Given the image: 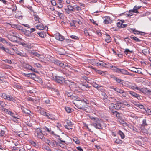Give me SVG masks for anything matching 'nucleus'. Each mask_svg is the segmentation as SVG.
Masks as SVG:
<instances>
[{"label": "nucleus", "mask_w": 151, "mask_h": 151, "mask_svg": "<svg viewBox=\"0 0 151 151\" xmlns=\"http://www.w3.org/2000/svg\"><path fill=\"white\" fill-rule=\"evenodd\" d=\"M91 119L94 121L93 123V125L96 129H102V125L101 123L102 121L97 117H91Z\"/></svg>", "instance_id": "1"}, {"label": "nucleus", "mask_w": 151, "mask_h": 151, "mask_svg": "<svg viewBox=\"0 0 151 151\" xmlns=\"http://www.w3.org/2000/svg\"><path fill=\"white\" fill-rule=\"evenodd\" d=\"M54 80L57 83L62 84H64L65 83L67 84L68 82H70L69 80H67L65 79V78L64 76H55Z\"/></svg>", "instance_id": "2"}, {"label": "nucleus", "mask_w": 151, "mask_h": 151, "mask_svg": "<svg viewBox=\"0 0 151 151\" xmlns=\"http://www.w3.org/2000/svg\"><path fill=\"white\" fill-rule=\"evenodd\" d=\"M35 135L39 138L42 139L43 137L42 131L40 128L36 129L35 132Z\"/></svg>", "instance_id": "3"}, {"label": "nucleus", "mask_w": 151, "mask_h": 151, "mask_svg": "<svg viewBox=\"0 0 151 151\" xmlns=\"http://www.w3.org/2000/svg\"><path fill=\"white\" fill-rule=\"evenodd\" d=\"M1 97L5 100L11 101L14 102L16 101L15 98L11 96L8 95L6 93H3L1 94Z\"/></svg>", "instance_id": "4"}, {"label": "nucleus", "mask_w": 151, "mask_h": 151, "mask_svg": "<svg viewBox=\"0 0 151 151\" xmlns=\"http://www.w3.org/2000/svg\"><path fill=\"white\" fill-rule=\"evenodd\" d=\"M7 37L9 39L14 42H16L19 39V37L15 35H12V34H9Z\"/></svg>", "instance_id": "5"}, {"label": "nucleus", "mask_w": 151, "mask_h": 151, "mask_svg": "<svg viewBox=\"0 0 151 151\" xmlns=\"http://www.w3.org/2000/svg\"><path fill=\"white\" fill-rule=\"evenodd\" d=\"M54 63L55 64L59 66L60 67H62L63 68H64L66 66H68L67 64L65 63V64L63 62L59 61L58 60L55 59L54 60Z\"/></svg>", "instance_id": "6"}, {"label": "nucleus", "mask_w": 151, "mask_h": 151, "mask_svg": "<svg viewBox=\"0 0 151 151\" xmlns=\"http://www.w3.org/2000/svg\"><path fill=\"white\" fill-rule=\"evenodd\" d=\"M22 31V32H24V34L27 37H29L30 38H34L35 37V35L31 33L29 30L23 29V30Z\"/></svg>", "instance_id": "7"}, {"label": "nucleus", "mask_w": 151, "mask_h": 151, "mask_svg": "<svg viewBox=\"0 0 151 151\" xmlns=\"http://www.w3.org/2000/svg\"><path fill=\"white\" fill-rule=\"evenodd\" d=\"M21 109L22 112L24 113L25 115L29 116L31 113V111L29 109L25 108L24 107H21Z\"/></svg>", "instance_id": "8"}, {"label": "nucleus", "mask_w": 151, "mask_h": 151, "mask_svg": "<svg viewBox=\"0 0 151 151\" xmlns=\"http://www.w3.org/2000/svg\"><path fill=\"white\" fill-rule=\"evenodd\" d=\"M76 106L78 109H80L83 110L86 112H88V111L87 110V107H85L84 106L82 105L81 104H80L79 103L76 104Z\"/></svg>", "instance_id": "9"}, {"label": "nucleus", "mask_w": 151, "mask_h": 151, "mask_svg": "<svg viewBox=\"0 0 151 151\" xmlns=\"http://www.w3.org/2000/svg\"><path fill=\"white\" fill-rule=\"evenodd\" d=\"M117 107L116 106V105L115 104L111 103L110 104H109V108L110 110L111 111V112L112 113H113V111H114L113 109H118V108H117Z\"/></svg>", "instance_id": "10"}, {"label": "nucleus", "mask_w": 151, "mask_h": 151, "mask_svg": "<svg viewBox=\"0 0 151 151\" xmlns=\"http://www.w3.org/2000/svg\"><path fill=\"white\" fill-rule=\"evenodd\" d=\"M98 66H102L108 68L109 64H106L102 61H99V62H96Z\"/></svg>", "instance_id": "11"}, {"label": "nucleus", "mask_w": 151, "mask_h": 151, "mask_svg": "<svg viewBox=\"0 0 151 151\" xmlns=\"http://www.w3.org/2000/svg\"><path fill=\"white\" fill-rule=\"evenodd\" d=\"M24 76L30 78L34 80L35 78L36 77V75L34 73H31L28 74H26L23 73V74Z\"/></svg>", "instance_id": "12"}, {"label": "nucleus", "mask_w": 151, "mask_h": 151, "mask_svg": "<svg viewBox=\"0 0 151 151\" xmlns=\"http://www.w3.org/2000/svg\"><path fill=\"white\" fill-rule=\"evenodd\" d=\"M11 27L15 29H16L19 30H23V28L19 25L12 24L11 25Z\"/></svg>", "instance_id": "13"}, {"label": "nucleus", "mask_w": 151, "mask_h": 151, "mask_svg": "<svg viewBox=\"0 0 151 151\" xmlns=\"http://www.w3.org/2000/svg\"><path fill=\"white\" fill-rule=\"evenodd\" d=\"M56 38L60 41H63L64 40V37L61 35L60 33L57 34L56 35Z\"/></svg>", "instance_id": "14"}, {"label": "nucleus", "mask_w": 151, "mask_h": 151, "mask_svg": "<svg viewBox=\"0 0 151 151\" xmlns=\"http://www.w3.org/2000/svg\"><path fill=\"white\" fill-rule=\"evenodd\" d=\"M31 54H33L34 55L38 57L40 59H42L43 58V56L42 55H40L36 52H31Z\"/></svg>", "instance_id": "15"}, {"label": "nucleus", "mask_w": 151, "mask_h": 151, "mask_svg": "<svg viewBox=\"0 0 151 151\" xmlns=\"http://www.w3.org/2000/svg\"><path fill=\"white\" fill-rule=\"evenodd\" d=\"M112 114L116 115L117 117L119 119H121L122 118V114L116 111H113Z\"/></svg>", "instance_id": "16"}, {"label": "nucleus", "mask_w": 151, "mask_h": 151, "mask_svg": "<svg viewBox=\"0 0 151 151\" xmlns=\"http://www.w3.org/2000/svg\"><path fill=\"white\" fill-rule=\"evenodd\" d=\"M16 52L17 55H20L21 56H27L26 54L22 50L21 52L17 50Z\"/></svg>", "instance_id": "17"}, {"label": "nucleus", "mask_w": 151, "mask_h": 151, "mask_svg": "<svg viewBox=\"0 0 151 151\" xmlns=\"http://www.w3.org/2000/svg\"><path fill=\"white\" fill-rule=\"evenodd\" d=\"M9 115L12 116L15 119V120H14V121H17V119H19V116L16 114H14V113L12 112L11 111L9 114Z\"/></svg>", "instance_id": "18"}, {"label": "nucleus", "mask_w": 151, "mask_h": 151, "mask_svg": "<svg viewBox=\"0 0 151 151\" xmlns=\"http://www.w3.org/2000/svg\"><path fill=\"white\" fill-rule=\"evenodd\" d=\"M2 50L5 51L7 53L10 54L11 55H13V53L11 52L9 50L8 48H5L4 47H2Z\"/></svg>", "instance_id": "19"}, {"label": "nucleus", "mask_w": 151, "mask_h": 151, "mask_svg": "<svg viewBox=\"0 0 151 151\" xmlns=\"http://www.w3.org/2000/svg\"><path fill=\"white\" fill-rule=\"evenodd\" d=\"M111 20L110 19V17H106V19L104 20L103 22L105 24H108L111 23Z\"/></svg>", "instance_id": "20"}, {"label": "nucleus", "mask_w": 151, "mask_h": 151, "mask_svg": "<svg viewBox=\"0 0 151 151\" xmlns=\"http://www.w3.org/2000/svg\"><path fill=\"white\" fill-rule=\"evenodd\" d=\"M46 116L47 117L48 119L51 120L55 119V116L54 115L50 114L48 113H47V115Z\"/></svg>", "instance_id": "21"}, {"label": "nucleus", "mask_w": 151, "mask_h": 151, "mask_svg": "<svg viewBox=\"0 0 151 151\" xmlns=\"http://www.w3.org/2000/svg\"><path fill=\"white\" fill-rule=\"evenodd\" d=\"M36 28L39 30H42L44 29L43 25L42 24H40L39 25L36 26Z\"/></svg>", "instance_id": "22"}, {"label": "nucleus", "mask_w": 151, "mask_h": 151, "mask_svg": "<svg viewBox=\"0 0 151 151\" xmlns=\"http://www.w3.org/2000/svg\"><path fill=\"white\" fill-rule=\"evenodd\" d=\"M128 93L130 94L134 98H136L137 96H138V94L133 91H128Z\"/></svg>", "instance_id": "23"}, {"label": "nucleus", "mask_w": 151, "mask_h": 151, "mask_svg": "<svg viewBox=\"0 0 151 151\" xmlns=\"http://www.w3.org/2000/svg\"><path fill=\"white\" fill-rule=\"evenodd\" d=\"M44 129L47 131L50 134H54V132L51 130L50 128H49L46 127H45L44 128Z\"/></svg>", "instance_id": "24"}, {"label": "nucleus", "mask_w": 151, "mask_h": 151, "mask_svg": "<svg viewBox=\"0 0 151 151\" xmlns=\"http://www.w3.org/2000/svg\"><path fill=\"white\" fill-rule=\"evenodd\" d=\"M6 129V128H4L2 129L0 132V136H3L5 134V132Z\"/></svg>", "instance_id": "25"}, {"label": "nucleus", "mask_w": 151, "mask_h": 151, "mask_svg": "<svg viewBox=\"0 0 151 151\" xmlns=\"http://www.w3.org/2000/svg\"><path fill=\"white\" fill-rule=\"evenodd\" d=\"M141 6H135L133 8V9L132 10H130V12H132L134 13H137L138 11L137 9L140 8Z\"/></svg>", "instance_id": "26"}, {"label": "nucleus", "mask_w": 151, "mask_h": 151, "mask_svg": "<svg viewBox=\"0 0 151 151\" xmlns=\"http://www.w3.org/2000/svg\"><path fill=\"white\" fill-rule=\"evenodd\" d=\"M130 38L134 40L137 42H140L141 41V40L137 38V37L134 36L133 35H131L130 36Z\"/></svg>", "instance_id": "27"}, {"label": "nucleus", "mask_w": 151, "mask_h": 151, "mask_svg": "<svg viewBox=\"0 0 151 151\" xmlns=\"http://www.w3.org/2000/svg\"><path fill=\"white\" fill-rule=\"evenodd\" d=\"M113 89L116 92L120 93H124V91L121 89H119L117 88H114Z\"/></svg>", "instance_id": "28"}, {"label": "nucleus", "mask_w": 151, "mask_h": 151, "mask_svg": "<svg viewBox=\"0 0 151 151\" xmlns=\"http://www.w3.org/2000/svg\"><path fill=\"white\" fill-rule=\"evenodd\" d=\"M124 75L132 76V74L128 72L126 70L123 69L122 71V73Z\"/></svg>", "instance_id": "29"}, {"label": "nucleus", "mask_w": 151, "mask_h": 151, "mask_svg": "<svg viewBox=\"0 0 151 151\" xmlns=\"http://www.w3.org/2000/svg\"><path fill=\"white\" fill-rule=\"evenodd\" d=\"M114 79L117 83L123 84V80L117 77H114Z\"/></svg>", "instance_id": "30"}, {"label": "nucleus", "mask_w": 151, "mask_h": 151, "mask_svg": "<svg viewBox=\"0 0 151 151\" xmlns=\"http://www.w3.org/2000/svg\"><path fill=\"white\" fill-rule=\"evenodd\" d=\"M66 94L67 95L68 97H70L72 99H74L75 98V96L73 95V94L72 93L67 92L66 93Z\"/></svg>", "instance_id": "31"}, {"label": "nucleus", "mask_w": 151, "mask_h": 151, "mask_svg": "<svg viewBox=\"0 0 151 151\" xmlns=\"http://www.w3.org/2000/svg\"><path fill=\"white\" fill-rule=\"evenodd\" d=\"M115 102V104L116 105V106L117 107V108H118V109H119L122 106V103L118 101H116Z\"/></svg>", "instance_id": "32"}, {"label": "nucleus", "mask_w": 151, "mask_h": 151, "mask_svg": "<svg viewBox=\"0 0 151 151\" xmlns=\"http://www.w3.org/2000/svg\"><path fill=\"white\" fill-rule=\"evenodd\" d=\"M34 80L40 83H42V79L39 77L37 76L35 78Z\"/></svg>", "instance_id": "33"}, {"label": "nucleus", "mask_w": 151, "mask_h": 151, "mask_svg": "<svg viewBox=\"0 0 151 151\" xmlns=\"http://www.w3.org/2000/svg\"><path fill=\"white\" fill-rule=\"evenodd\" d=\"M133 68H135L136 69L135 70H132L131 71L132 72H135V73H137L138 74H142V73L140 69L139 70H138L136 68H135V67H133Z\"/></svg>", "instance_id": "34"}, {"label": "nucleus", "mask_w": 151, "mask_h": 151, "mask_svg": "<svg viewBox=\"0 0 151 151\" xmlns=\"http://www.w3.org/2000/svg\"><path fill=\"white\" fill-rule=\"evenodd\" d=\"M130 31H131L132 32H134V33L135 34H140V32H139L140 31H137V30H136L135 29H133V28L130 29Z\"/></svg>", "instance_id": "35"}, {"label": "nucleus", "mask_w": 151, "mask_h": 151, "mask_svg": "<svg viewBox=\"0 0 151 151\" xmlns=\"http://www.w3.org/2000/svg\"><path fill=\"white\" fill-rule=\"evenodd\" d=\"M34 17L35 20L38 22L40 23V19L39 17L38 16L37 14H35L34 15Z\"/></svg>", "instance_id": "36"}, {"label": "nucleus", "mask_w": 151, "mask_h": 151, "mask_svg": "<svg viewBox=\"0 0 151 151\" xmlns=\"http://www.w3.org/2000/svg\"><path fill=\"white\" fill-rule=\"evenodd\" d=\"M106 37L105 39V41L108 43H109L110 42V40L111 37L108 34H106Z\"/></svg>", "instance_id": "37"}, {"label": "nucleus", "mask_w": 151, "mask_h": 151, "mask_svg": "<svg viewBox=\"0 0 151 151\" xmlns=\"http://www.w3.org/2000/svg\"><path fill=\"white\" fill-rule=\"evenodd\" d=\"M118 134L121 137L122 139H124L125 138V135L124 133L121 131L119 130L118 132Z\"/></svg>", "instance_id": "38"}, {"label": "nucleus", "mask_w": 151, "mask_h": 151, "mask_svg": "<svg viewBox=\"0 0 151 151\" xmlns=\"http://www.w3.org/2000/svg\"><path fill=\"white\" fill-rule=\"evenodd\" d=\"M133 52V51L132 50L130 51L129 49H126L124 52V53L126 55H127L128 53H132Z\"/></svg>", "instance_id": "39"}, {"label": "nucleus", "mask_w": 151, "mask_h": 151, "mask_svg": "<svg viewBox=\"0 0 151 151\" xmlns=\"http://www.w3.org/2000/svg\"><path fill=\"white\" fill-rule=\"evenodd\" d=\"M65 109L66 111L68 113H70L71 112L72 109L69 107H65Z\"/></svg>", "instance_id": "40"}, {"label": "nucleus", "mask_w": 151, "mask_h": 151, "mask_svg": "<svg viewBox=\"0 0 151 151\" xmlns=\"http://www.w3.org/2000/svg\"><path fill=\"white\" fill-rule=\"evenodd\" d=\"M68 8V10H69L70 11L74 12V6H73L69 5L67 6Z\"/></svg>", "instance_id": "41"}, {"label": "nucleus", "mask_w": 151, "mask_h": 151, "mask_svg": "<svg viewBox=\"0 0 151 151\" xmlns=\"http://www.w3.org/2000/svg\"><path fill=\"white\" fill-rule=\"evenodd\" d=\"M74 11L75 10L78 11H80L81 10V7L78 6H76V5L74 6Z\"/></svg>", "instance_id": "42"}, {"label": "nucleus", "mask_w": 151, "mask_h": 151, "mask_svg": "<svg viewBox=\"0 0 151 151\" xmlns=\"http://www.w3.org/2000/svg\"><path fill=\"white\" fill-rule=\"evenodd\" d=\"M86 81L88 83L91 84H92L94 82L93 79L90 78H88Z\"/></svg>", "instance_id": "43"}, {"label": "nucleus", "mask_w": 151, "mask_h": 151, "mask_svg": "<svg viewBox=\"0 0 151 151\" xmlns=\"http://www.w3.org/2000/svg\"><path fill=\"white\" fill-rule=\"evenodd\" d=\"M70 86L71 88H76L77 87V85L76 83H74L73 82H71L70 84Z\"/></svg>", "instance_id": "44"}, {"label": "nucleus", "mask_w": 151, "mask_h": 151, "mask_svg": "<svg viewBox=\"0 0 151 151\" xmlns=\"http://www.w3.org/2000/svg\"><path fill=\"white\" fill-rule=\"evenodd\" d=\"M133 12H130L129 11V12H125L123 14L125 15H127L128 16H132L133 14L132 13Z\"/></svg>", "instance_id": "45"}, {"label": "nucleus", "mask_w": 151, "mask_h": 151, "mask_svg": "<svg viewBox=\"0 0 151 151\" xmlns=\"http://www.w3.org/2000/svg\"><path fill=\"white\" fill-rule=\"evenodd\" d=\"M109 67L112 68H113V70L115 72H116L118 68L116 67L115 66H113L109 64Z\"/></svg>", "instance_id": "46"}, {"label": "nucleus", "mask_w": 151, "mask_h": 151, "mask_svg": "<svg viewBox=\"0 0 151 151\" xmlns=\"http://www.w3.org/2000/svg\"><path fill=\"white\" fill-rule=\"evenodd\" d=\"M114 142L117 144H120L122 143V141L121 140H120L119 139H115V140L114 141Z\"/></svg>", "instance_id": "47"}, {"label": "nucleus", "mask_w": 151, "mask_h": 151, "mask_svg": "<svg viewBox=\"0 0 151 151\" xmlns=\"http://www.w3.org/2000/svg\"><path fill=\"white\" fill-rule=\"evenodd\" d=\"M73 142H75L77 144H78L80 143V141L77 138H74L73 139Z\"/></svg>", "instance_id": "48"}, {"label": "nucleus", "mask_w": 151, "mask_h": 151, "mask_svg": "<svg viewBox=\"0 0 151 151\" xmlns=\"http://www.w3.org/2000/svg\"><path fill=\"white\" fill-rule=\"evenodd\" d=\"M103 99L104 102L106 103L109 104L110 102V100H109L107 98H106L104 99V98H103Z\"/></svg>", "instance_id": "49"}, {"label": "nucleus", "mask_w": 151, "mask_h": 151, "mask_svg": "<svg viewBox=\"0 0 151 151\" xmlns=\"http://www.w3.org/2000/svg\"><path fill=\"white\" fill-rule=\"evenodd\" d=\"M92 85L95 88H98L99 87V86L98 84H96L95 82H94L92 84Z\"/></svg>", "instance_id": "50"}, {"label": "nucleus", "mask_w": 151, "mask_h": 151, "mask_svg": "<svg viewBox=\"0 0 151 151\" xmlns=\"http://www.w3.org/2000/svg\"><path fill=\"white\" fill-rule=\"evenodd\" d=\"M142 52L145 55L149 52V50L147 49H145L142 50Z\"/></svg>", "instance_id": "51"}, {"label": "nucleus", "mask_w": 151, "mask_h": 151, "mask_svg": "<svg viewBox=\"0 0 151 151\" xmlns=\"http://www.w3.org/2000/svg\"><path fill=\"white\" fill-rule=\"evenodd\" d=\"M150 90H148L147 88H144L143 92V93H150Z\"/></svg>", "instance_id": "52"}, {"label": "nucleus", "mask_w": 151, "mask_h": 151, "mask_svg": "<svg viewBox=\"0 0 151 151\" xmlns=\"http://www.w3.org/2000/svg\"><path fill=\"white\" fill-rule=\"evenodd\" d=\"M35 66L38 68H40L42 67L41 64L38 63H34Z\"/></svg>", "instance_id": "53"}, {"label": "nucleus", "mask_w": 151, "mask_h": 151, "mask_svg": "<svg viewBox=\"0 0 151 151\" xmlns=\"http://www.w3.org/2000/svg\"><path fill=\"white\" fill-rule=\"evenodd\" d=\"M96 71L97 73L99 74L102 75H103L104 74V72L103 71H101V70H96Z\"/></svg>", "instance_id": "54"}, {"label": "nucleus", "mask_w": 151, "mask_h": 151, "mask_svg": "<svg viewBox=\"0 0 151 151\" xmlns=\"http://www.w3.org/2000/svg\"><path fill=\"white\" fill-rule=\"evenodd\" d=\"M147 124L146 123V120L145 119H144L142 121V126H147Z\"/></svg>", "instance_id": "55"}, {"label": "nucleus", "mask_w": 151, "mask_h": 151, "mask_svg": "<svg viewBox=\"0 0 151 151\" xmlns=\"http://www.w3.org/2000/svg\"><path fill=\"white\" fill-rule=\"evenodd\" d=\"M47 113L45 112V111H42V110H40V113L41 114L43 115L44 116H46V115H47Z\"/></svg>", "instance_id": "56"}, {"label": "nucleus", "mask_w": 151, "mask_h": 151, "mask_svg": "<svg viewBox=\"0 0 151 151\" xmlns=\"http://www.w3.org/2000/svg\"><path fill=\"white\" fill-rule=\"evenodd\" d=\"M3 110L7 114H9L11 111L9 110L8 109L5 108H4L3 109Z\"/></svg>", "instance_id": "57"}, {"label": "nucleus", "mask_w": 151, "mask_h": 151, "mask_svg": "<svg viewBox=\"0 0 151 151\" xmlns=\"http://www.w3.org/2000/svg\"><path fill=\"white\" fill-rule=\"evenodd\" d=\"M37 34H38L41 37H44V35L42 32H38L37 33Z\"/></svg>", "instance_id": "58"}, {"label": "nucleus", "mask_w": 151, "mask_h": 151, "mask_svg": "<svg viewBox=\"0 0 151 151\" xmlns=\"http://www.w3.org/2000/svg\"><path fill=\"white\" fill-rule=\"evenodd\" d=\"M57 6L59 8H61L63 7V4H62L61 3H59V4H57Z\"/></svg>", "instance_id": "59"}, {"label": "nucleus", "mask_w": 151, "mask_h": 151, "mask_svg": "<svg viewBox=\"0 0 151 151\" xmlns=\"http://www.w3.org/2000/svg\"><path fill=\"white\" fill-rule=\"evenodd\" d=\"M0 42H2L4 44H5V42H6V40L5 39L0 37Z\"/></svg>", "instance_id": "60"}, {"label": "nucleus", "mask_w": 151, "mask_h": 151, "mask_svg": "<svg viewBox=\"0 0 151 151\" xmlns=\"http://www.w3.org/2000/svg\"><path fill=\"white\" fill-rule=\"evenodd\" d=\"M65 128L68 129H72V126H69V125H65Z\"/></svg>", "instance_id": "61"}, {"label": "nucleus", "mask_w": 151, "mask_h": 151, "mask_svg": "<svg viewBox=\"0 0 151 151\" xmlns=\"http://www.w3.org/2000/svg\"><path fill=\"white\" fill-rule=\"evenodd\" d=\"M51 4L53 6H55L56 5H57L56 3V1L55 0H52L51 1Z\"/></svg>", "instance_id": "62"}, {"label": "nucleus", "mask_w": 151, "mask_h": 151, "mask_svg": "<svg viewBox=\"0 0 151 151\" xmlns=\"http://www.w3.org/2000/svg\"><path fill=\"white\" fill-rule=\"evenodd\" d=\"M49 145L52 147H54L55 146V144L53 142H51L50 143Z\"/></svg>", "instance_id": "63"}, {"label": "nucleus", "mask_w": 151, "mask_h": 151, "mask_svg": "<svg viewBox=\"0 0 151 151\" xmlns=\"http://www.w3.org/2000/svg\"><path fill=\"white\" fill-rule=\"evenodd\" d=\"M25 67L26 68L29 70L32 68V66L29 65L27 64L26 65Z\"/></svg>", "instance_id": "64"}]
</instances>
